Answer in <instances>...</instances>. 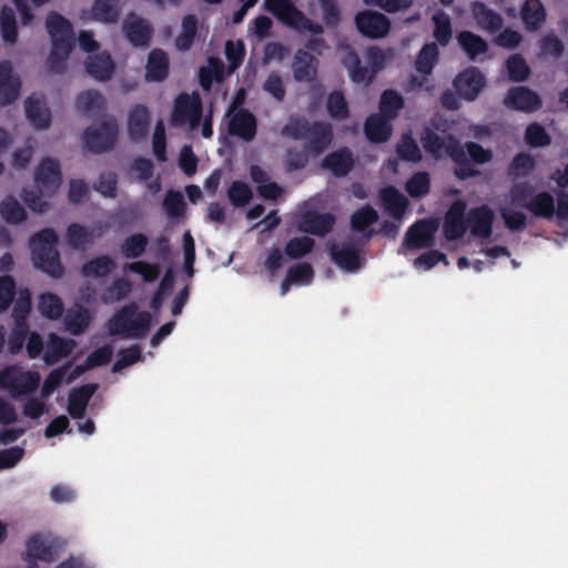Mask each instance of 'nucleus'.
I'll return each instance as SVG.
<instances>
[{
    "mask_svg": "<svg viewBox=\"0 0 568 568\" xmlns=\"http://www.w3.org/2000/svg\"><path fill=\"white\" fill-rule=\"evenodd\" d=\"M420 142L424 150L435 159H439L442 151L445 150L455 164L454 174L458 180L464 181L480 174L478 170L470 165L464 148L455 135L448 134L444 139L432 129L425 128L420 135Z\"/></svg>",
    "mask_w": 568,
    "mask_h": 568,
    "instance_id": "1",
    "label": "nucleus"
},
{
    "mask_svg": "<svg viewBox=\"0 0 568 568\" xmlns=\"http://www.w3.org/2000/svg\"><path fill=\"white\" fill-rule=\"evenodd\" d=\"M281 133L296 141H305V151L314 156L324 153L333 141V126L329 123L311 122L303 116L291 118Z\"/></svg>",
    "mask_w": 568,
    "mask_h": 568,
    "instance_id": "2",
    "label": "nucleus"
},
{
    "mask_svg": "<svg viewBox=\"0 0 568 568\" xmlns=\"http://www.w3.org/2000/svg\"><path fill=\"white\" fill-rule=\"evenodd\" d=\"M58 242L57 232L47 227L34 233L29 243L34 266L54 278H59L63 274V266L57 250Z\"/></svg>",
    "mask_w": 568,
    "mask_h": 568,
    "instance_id": "3",
    "label": "nucleus"
},
{
    "mask_svg": "<svg viewBox=\"0 0 568 568\" xmlns=\"http://www.w3.org/2000/svg\"><path fill=\"white\" fill-rule=\"evenodd\" d=\"M151 325V314L139 311L132 302L119 310L109 321V332L113 336L142 338L146 335Z\"/></svg>",
    "mask_w": 568,
    "mask_h": 568,
    "instance_id": "4",
    "label": "nucleus"
},
{
    "mask_svg": "<svg viewBox=\"0 0 568 568\" xmlns=\"http://www.w3.org/2000/svg\"><path fill=\"white\" fill-rule=\"evenodd\" d=\"M265 8L283 24L296 31H308L315 36L324 32L320 23L313 22L290 0H265Z\"/></svg>",
    "mask_w": 568,
    "mask_h": 568,
    "instance_id": "5",
    "label": "nucleus"
},
{
    "mask_svg": "<svg viewBox=\"0 0 568 568\" xmlns=\"http://www.w3.org/2000/svg\"><path fill=\"white\" fill-rule=\"evenodd\" d=\"M40 382L41 376L37 371H22L17 366H8L0 372V387L14 399L32 395Z\"/></svg>",
    "mask_w": 568,
    "mask_h": 568,
    "instance_id": "6",
    "label": "nucleus"
},
{
    "mask_svg": "<svg viewBox=\"0 0 568 568\" xmlns=\"http://www.w3.org/2000/svg\"><path fill=\"white\" fill-rule=\"evenodd\" d=\"M118 133L116 121L114 119H108L97 125L88 128L84 131L83 139L90 152L100 154L113 149Z\"/></svg>",
    "mask_w": 568,
    "mask_h": 568,
    "instance_id": "7",
    "label": "nucleus"
},
{
    "mask_svg": "<svg viewBox=\"0 0 568 568\" xmlns=\"http://www.w3.org/2000/svg\"><path fill=\"white\" fill-rule=\"evenodd\" d=\"M34 183L42 195H52L62 183L61 165L59 160L44 158L34 171Z\"/></svg>",
    "mask_w": 568,
    "mask_h": 568,
    "instance_id": "8",
    "label": "nucleus"
},
{
    "mask_svg": "<svg viewBox=\"0 0 568 568\" xmlns=\"http://www.w3.org/2000/svg\"><path fill=\"white\" fill-rule=\"evenodd\" d=\"M355 26L357 31L369 39H381L388 34L390 29L389 19L381 13L369 10H363L355 16Z\"/></svg>",
    "mask_w": 568,
    "mask_h": 568,
    "instance_id": "9",
    "label": "nucleus"
},
{
    "mask_svg": "<svg viewBox=\"0 0 568 568\" xmlns=\"http://www.w3.org/2000/svg\"><path fill=\"white\" fill-rule=\"evenodd\" d=\"M202 118V102L199 97L180 94L173 105L172 122L182 125L189 122L192 126L199 125Z\"/></svg>",
    "mask_w": 568,
    "mask_h": 568,
    "instance_id": "10",
    "label": "nucleus"
},
{
    "mask_svg": "<svg viewBox=\"0 0 568 568\" xmlns=\"http://www.w3.org/2000/svg\"><path fill=\"white\" fill-rule=\"evenodd\" d=\"M436 230L437 225L430 220L416 221L406 231L399 253L404 248L418 250L430 246Z\"/></svg>",
    "mask_w": 568,
    "mask_h": 568,
    "instance_id": "11",
    "label": "nucleus"
},
{
    "mask_svg": "<svg viewBox=\"0 0 568 568\" xmlns=\"http://www.w3.org/2000/svg\"><path fill=\"white\" fill-rule=\"evenodd\" d=\"M466 207L463 200H456L450 204L443 225L444 236L448 241H456L466 233L468 229Z\"/></svg>",
    "mask_w": 568,
    "mask_h": 568,
    "instance_id": "12",
    "label": "nucleus"
},
{
    "mask_svg": "<svg viewBox=\"0 0 568 568\" xmlns=\"http://www.w3.org/2000/svg\"><path fill=\"white\" fill-rule=\"evenodd\" d=\"M486 80L481 71L476 67H469L460 72L454 80V88L456 93L467 100L474 101L483 88Z\"/></svg>",
    "mask_w": 568,
    "mask_h": 568,
    "instance_id": "13",
    "label": "nucleus"
},
{
    "mask_svg": "<svg viewBox=\"0 0 568 568\" xmlns=\"http://www.w3.org/2000/svg\"><path fill=\"white\" fill-rule=\"evenodd\" d=\"M504 105L510 110L535 112L541 108V99L527 87H514L508 90Z\"/></svg>",
    "mask_w": 568,
    "mask_h": 568,
    "instance_id": "14",
    "label": "nucleus"
},
{
    "mask_svg": "<svg viewBox=\"0 0 568 568\" xmlns=\"http://www.w3.org/2000/svg\"><path fill=\"white\" fill-rule=\"evenodd\" d=\"M122 30L133 47H149L153 29L145 19L130 13L122 24Z\"/></svg>",
    "mask_w": 568,
    "mask_h": 568,
    "instance_id": "15",
    "label": "nucleus"
},
{
    "mask_svg": "<svg viewBox=\"0 0 568 568\" xmlns=\"http://www.w3.org/2000/svg\"><path fill=\"white\" fill-rule=\"evenodd\" d=\"M328 253L331 260L345 272L354 273L361 268V255L353 243H332Z\"/></svg>",
    "mask_w": 568,
    "mask_h": 568,
    "instance_id": "16",
    "label": "nucleus"
},
{
    "mask_svg": "<svg viewBox=\"0 0 568 568\" xmlns=\"http://www.w3.org/2000/svg\"><path fill=\"white\" fill-rule=\"evenodd\" d=\"M21 81L13 74L12 64L9 60L0 62V105L6 106L13 103L20 93Z\"/></svg>",
    "mask_w": 568,
    "mask_h": 568,
    "instance_id": "17",
    "label": "nucleus"
},
{
    "mask_svg": "<svg viewBox=\"0 0 568 568\" xmlns=\"http://www.w3.org/2000/svg\"><path fill=\"white\" fill-rule=\"evenodd\" d=\"M335 224V216L331 213L305 212L298 221V230L303 233L325 236Z\"/></svg>",
    "mask_w": 568,
    "mask_h": 568,
    "instance_id": "18",
    "label": "nucleus"
},
{
    "mask_svg": "<svg viewBox=\"0 0 568 568\" xmlns=\"http://www.w3.org/2000/svg\"><path fill=\"white\" fill-rule=\"evenodd\" d=\"M494 219L495 214L493 210L486 204L470 209L467 214L470 233L480 239L490 237L493 233Z\"/></svg>",
    "mask_w": 568,
    "mask_h": 568,
    "instance_id": "19",
    "label": "nucleus"
},
{
    "mask_svg": "<svg viewBox=\"0 0 568 568\" xmlns=\"http://www.w3.org/2000/svg\"><path fill=\"white\" fill-rule=\"evenodd\" d=\"M99 385L95 383L73 387L68 396V413L73 419H81L85 415L90 399L97 393Z\"/></svg>",
    "mask_w": 568,
    "mask_h": 568,
    "instance_id": "20",
    "label": "nucleus"
},
{
    "mask_svg": "<svg viewBox=\"0 0 568 568\" xmlns=\"http://www.w3.org/2000/svg\"><path fill=\"white\" fill-rule=\"evenodd\" d=\"M323 169L333 173L336 178L346 176L355 166V159L347 146H342L328 153L322 161Z\"/></svg>",
    "mask_w": 568,
    "mask_h": 568,
    "instance_id": "21",
    "label": "nucleus"
},
{
    "mask_svg": "<svg viewBox=\"0 0 568 568\" xmlns=\"http://www.w3.org/2000/svg\"><path fill=\"white\" fill-rule=\"evenodd\" d=\"M318 60L304 49H298L293 58L292 71L295 81L313 82L317 77Z\"/></svg>",
    "mask_w": 568,
    "mask_h": 568,
    "instance_id": "22",
    "label": "nucleus"
},
{
    "mask_svg": "<svg viewBox=\"0 0 568 568\" xmlns=\"http://www.w3.org/2000/svg\"><path fill=\"white\" fill-rule=\"evenodd\" d=\"M84 64L88 74L101 82L111 79L115 67L111 54L106 51L88 55Z\"/></svg>",
    "mask_w": 568,
    "mask_h": 568,
    "instance_id": "23",
    "label": "nucleus"
},
{
    "mask_svg": "<svg viewBox=\"0 0 568 568\" xmlns=\"http://www.w3.org/2000/svg\"><path fill=\"white\" fill-rule=\"evenodd\" d=\"M229 133L244 141H252L256 135V119L246 109L236 111L229 122Z\"/></svg>",
    "mask_w": 568,
    "mask_h": 568,
    "instance_id": "24",
    "label": "nucleus"
},
{
    "mask_svg": "<svg viewBox=\"0 0 568 568\" xmlns=\"http://www.w3.org/2000/svg\"><path fill=\"white\" fill-rule=\"evenodd\" d=\"M471 16L477 24L491 33L499 31L503 27V17L490 9L486 3L481 1H473L470 3Z\"/></svg>",
    "mask_w": 568,
    "mask_h": 568,
    "instance_id": "25",
    "label": "nucleus"
},
{
    "mask_svg": "<svg viewBox=\"0 0 568 568\" xmlns=\"http://www.w3.org/2000/svg\"><path fill=\"white\" fill-rule=\"evenodd\" d=\"M392 120L381 113H373L365 120L364 133L373 143L386 142L392 135Z\"/></svg>",
    "mask_w": 568,
    "mask_h": 568,
    "instance_id": "26",
    "label": "nucleus"
},
{
    "mask_svg": "<svg viewBox=\"0 0 568 568\" xmlns=\"http://www.w3.org/2000/svg\"><path fill=\"white\" fill-rule=\"evenodd\" d=\"M150 126V112L143 104H135L129 112L128 132L133 141H140L148 134Z\"/></svg>",
    "mask_w": 568,
    "mask_h": 568,
    "instance_id": "27",
    "label": "nucleus"
},
{
    "mask_svg": "<svg viewBox=\"0 0 568 568\" xmlns=\"http://www.w3.org/2000/svg\"><path fill=\"white\" fill-rule=\"evenodd\" d=\"M342 64L347 69L349 79L354 83L369 84L376 77L369 67L362 64L359 55L354 50H349L343 57Z\"/></svg>",
    "mask_w": 568,
    "mask_h": 568,
    "instance_id": "28",
    "label": "nucleus"
},
{
    "mask_svg": "<svg viewBox=\"0 0 568 568\" xmlns=\"http://www.w3.org/2000/svg\"><path fill=\"white\" fill-rule=\"evenodd\" d=\"M45 27L52 43L65 41L74 45L72 24L62 14L50 12L45 19Z\"/></svg>",
    "mask_w": 568,
    "mask_h": 568,
    "instance_id": "29",
    "label": "nucleus"
},
{
    "mask_svg": "<svg viewBox=\"0 0 568 568\" xmlns=\"http://www.w3.org/2000/svg\"><path fill=\"white\" fill-rule=\"evenodd\" d=\"M120 12V0H94L89 11L91 20L104 24L116 23Z\"/></svg>",
    "mask_w": 568,
    "mask_h": 568,
    "instance_id": "30",
    "label": "nucleus"
},
{
    "mask_svg": "<svg viewBox=\"0 0 568 568\" xmlns=\"http://www.w3.org/2000/svg\"><path fill=\"white\" fill-rule=\"evenodd\" d=\"M169 57L161 49H153L149 53L146 67H145V79L148 81L161 82L166 79L169 74Z\"/></svg>",
    "mask_w": 568,
    "mask_h": 568,
    "instance_id": "31",
    "label": "nucleus"
},
{
    "mask_svg": "<svg viewBox=\"0 0 568 568\" xmlns=\"http://www.w3.org/2000/svg\"><path fill=\"white\" fill-rule=\"evenodd\" d=\"M75 347V342L71 338H63L52 333L49 336L47 351L43 359L48 365L58 363L61 358L68 357Z\"/></svg>",
    "mask_w": 568,
    "mask_h": 568,
    "instance_id": "32",
    "label": "nucleus"
},
{
    "mask_svg": "<svg viewBox=\"0 0 568 568\" xmlns=\"http://www.w3.org/2000/svg\"><path fill=\"white\" fill-rule=\"evenodd\" d=\"M526 30L537 31L546 20V10L540 0H526L520 10Z\"/></svg>",
    "mask_w": 568,
    "mask_h": 568,
    "instance_id": "33",
    "label": "nucleus"
},
{
    "mask_svg": "<svg viewBox=\"0 0 568 568\" xmlns=\"http://www.w3.org/2000/svg\"><path fill=\"white\" fill-rule=\"evenodd\" d=\"M526 210L536 217L551 220L555 215V199L547 191L538 192L528 201Z\"/></svg>",
    "mask_w": 568,
    "mask_h": 568,
    "instance_id": "34",
    "label": "nucleus"
},
{
    "mask_svg": "<svg viewBox=\"0 0 568 568\" xmlns=\"http://www.w3.org/2000/svg\"><path fill=\"white\" fill-rule=\"evenodd\" d=\"M199 19L195 14H186L182 18L181 32L175 38V48L181 52L189 51L197 36Z\"/></svg>",
    "mask_w": 568,
    "mask_h": 568,
    "instance_id": "35",
    "label": "nucleus"
},
{
    "mask_svg": "<svg viewBox=\"0 0 568 568\" xmlns=\"http://www.w3.org/2000/svg\"><path fill=\"white\" fill-rule=\"evenodd\" d=\"M26 115L37 129H47L51 123V113L43 103L34 97H29L24 102Z\"/></svg>",
    "mask_w": 568,
    "mask_h": 568,
    "instance_id": "36",
    "label": "nucleus"
},
{
    "mask_svg": "<svg viewBox=\"0 0 568 568\" xmlns=\"http://www.w3.org/2000/svg\"><path fill=\"white\" fill-rule=\"evenodd\" d=\"M458 43L468 59L475 61L479 54L488 51V43L478 34L464 30L457 36Z\"/></svg>",
    "mask_w": 568,
    "mask_h": 568,
    "instance_id": "37",
    "label": "nucleus"
},
{
    "mask_svg": "<svg viewBox=\"0 0 568 568\" xmlns=\"http://www.w3.org/2000/svg\"><path fill=\"white\" fill-rule=\"evenodd\" d=\"M112 355L113 348L111 345H103L97 348L88 355L83 365L75 367L74 373L68 378V383L72 382L77 376L88 369L109 364L112 359Z\"/></svg>",
    "mask_w": 568,
    "mask_h": 568,
    "instance_id": "38",
    "label": "nucleus"
},
{
    "mask_svg": "<svg viewBox=\"0 0 568 568\" xmlns=\"http://www.w3.org/2000/svg\"><path fill=\"white\" fill-rule=\"evenodd\" d=\"M115 262L108 255H101L85 262L81 267V275L87 278H100L115 270Z\"/></svg>",
    "mask_w": 568,
    "mask_h": 568,
    "instance_id": "39",
    "label": "nucleus"
},
{
    "mask_svg": "<svg viewBox=\"0 0 568 568\" xmlns=\"http://www.w3.org/2000/svg\"><path fill=\"white\" fill-rule=\"evenodd\" d=\"M382 199L386 211L390 216L400 221L408 205L407 199L395 187L389 186L382 193Z\"/></svg>",
    "mask_w": 568,
    "mask_h": 568,
    "instance_id": "40",
    "label": "nucleus"
},
{
    "mask_svg": "<svg viewBox=\"0 0 568 568\" xmlns=\"http://www.w3.org/2000/svg\"><path fill=\"white\" fill-rule=\"evenodd\" d=\"M73 49V44L65 41L52 43V49L48 58V69L57 74L64 73L67 60Z\"/></svg>",
    "mask_w": 568,
    "mask_h": 568,
    "instance_id": "41",
    "label": "nucleus"
},
{
    "mask_svg": "<svg viewBox=\"0 0 568 568\" xmlns=\"http://www.w3.org/2000/svg\"><path fill=\"white\" fill-rule=\"evenodd\" d=\"M26 546V554L30 560H42L45 562H52L55 560L54 547L45 544L40 535L30 537Z\"/></svg>",
    "mask_w": 568,
    "mask_h": 568,
    "instance_id": "42",
    "label": "nucleus"
},
{
    "mask_svg": "<svg viewBox=\"0 0 568 568\" xmlns=\"http://www.w3.org/2000/svg\"><path fill=\"white\" fill-rule=\"evenodd\" d=\"M438 59L439 50L437 44L435 42L426 43L423 45L416 57L415 69L423 75H429L437 64Z\"/></svg>",
    "mask_w": 568,
    "mask_h": 568,
    "instance_id": "43",
    "label": "nucleus"
},
{
    "mask_svg": "<svg viewBox=\"0 0 568 568\" xmlns=\"http://www.w3.org/2000/svg\"><path fill=\"white\" fill-rule=\"evenodd\" d=\"M77 108L87 115H93L105 109V100L103 95L95 90L81 92L77 97Z\"/></svg>",
    "mask_w": 568,
    "mask_h": 568,
    "instance_id": "44",
    "label": "nucleus"
},
{
    "mask_svg": "<svg viewBox=\"0 0 568 568\" xmlns=\"http://www.w3.org/2000/svg\"><path fill=\"white\" fill-rule=\"evenodd\" d=\"M149 239L143 233H134L123 240L120 245L121 254L128 260H135L144 255Z\"/></svg>",
    "mask_w": 568,
    "mask_h": 568,
    "instance_id": "45",
    "label": "nucleus"
},
{
    "mask_svg": "<svg viewBox=\"0 0 568 568\" xmlns=\"http://www.w3.org/2000/svg\"><path fill=\"white\" fill-rule=\"evenodd\" d=\"M1 217L12 225L20 224L26 221L27 212L13 195L6 196L0 203Z\"/></svg>",
    "mask_w": 568,
    "mask_h": 568,
    "instance_id": "46",
    "label": "nucleus"
},
{
    "mask_svg": "<svg viewBox=\"0 0 568 568\" xmlns=\"http://www.w3.org/2000/svg\"><path fill=\"white\" fill-rule=\"evenodd\" d=\"M404 106L403 97L394 89L385 90L381 95L379 113L390 120L397 118Z\"/></svg>",
    "mask_w": 568,
    "mask_h": 568,
    "instance_id": "47",
    "label": "nucleus"
},
{
    "mask_svg": "<svg viewBox=\"0 0 568 568\" xmlns=\"http://www.w3.org/2000/svg\"><path fill=\"white\" fill-rule=\"evenodd\" d=\"M536 168L535 159L525 152L517 153L507 168V175L511 179L527 178Z\"/></svg>",
    "mask_w": 568,
    "mask_h": 568,
    "instance_id": "48",
    "label": "nucleus"
},
{
    "mask_svg": "<svg viewBox=\"0 0 568 568\" xmlns=\"http://www.w3.org/2000/svg\"><path fill=\"white\" fill-rule=\"evenodd\" d=\"M93 233L78 223L70 224L65 232L67 243L74 250H84L87 245L93 242Z\"/></svg>",
    "mask_w": 568,
    "mask_h": 568,
    "instance_id": "49",
    "label": "nucleus"
},
{
    "mask_svg": "<svg viewBox=\"0 0 568 568\" xmlns=\"http://www.w3.org/2000/svg\"><path fill=\"white\" fill-rule=\"evenodd\" d=\"M0 32L4 42L14 44L18 40V26L14 11L3 6L0 10Z\"/></svg>",
    "mask_w": 568,
    "mask_h": 568,
    "instance_id": "50",
    "label": "nucleus"
},
{
    "mask_svg": "<svg viewBox=\"0 0 568 568\" xmlns=\"http://www.w3.org/2000/svg\"><path fill=\"white\" fill-rule=\"evenodd\" d=\"M224 74V64L220 59L211 58L207 67H201L199 71V82L203 90L209 91L213 81H221Z\"/></svg>",
    "mask_w": 568,
    "mask_h": 568,
    "instance_id": "51",
    "label": "nucleus"
},
{
    "mask_svg": "<svg viewBox=\"0 0 568 568\" xmlns=\"http://www.w3.org/2000/svg\"><path fill=\"white\" fill-rule=\"evenodd\" d=\"M378 221L377 211L369 204L356 210L351 216V227L355 232H365L371 225Z\"/></svg>",
    "mask_w": 568,
    "mask_h": 568,
    "instance_id": "52",
    "label": "nucleus"
},
{
    "mask_svg": "<svg viewBox=\"0 0 568 568\" xmlns=\"http://www.w3.org/2000/svg\"><path fill=\"white\" fill-rule=\"evenodd\" d=\"M131 291L132 285L130 281L120 277L114 280L113 283L103 291L101 300L105 304H114L125 298Z\"/></svg>",
    "mask_w": 568,
    "mask_h": 568,
    "instance_id": "53",
    "label": "nucleus"
},
{
    "mask_svg": "<svg viewBox=\"0 0 568 568\" xmlns=\"http://www.w3.org/2000/svg\"><path fill=\"white\" fill-rule=\"evenodd\" d=\"M326 109L329 116L337 121L348 119V103L341 91H333L327 95Z\"/></svg>",
    "mask_w": 568,
    "mask_h": 568,
    "instance_id": "54",
    "label": "nucleus"
},
{
    "mask_svg": "<svg viewBox=\"0 0 568 568\" xmlns=\"http://www.w3.org/2000/svg\"><path fill=\"white\" fill-rule=\"evenodd\" d=\"M163 209L170 219H181L185 215L186 203L181 192L170 190L163 200Z\"/></svg>",
    "mask_w": 568,
    "mask_h": 568,
    "instance_id": "55",
    "label": "nucleus"
},
{
    "mask_svg": "<svg viewBox=\"0 0 568 568\" xmlns=\"http://www.w3.org/2000/svg\"><path fill=\"white\" fill-rule=\"evenodd\" d=\"M39 311L50 320H58L63 313L61 298L53 293H43L39 297Z\"/></svg>",
    "mask_w": 568,
    "mask_h": 568,
    "instance_id": "56",
    "label": "nucleus"
},
{
    "mask_svg": "<svg viewBox=\"0 0 568 568\" xmlns=\"http://www.w3.org/2000/svg\"><path fill=\"white\" fill-rule=\"evenodd\" d=\"M227 197L234 207H244L253 199V192L245 182L236 180L230 185Z\"/></svg>",
    "mask_w": 568,
    "mask_h": 568,
    "instance_id": "57",
    "label": "nucleus"
},
{
    "mask_svg": "<svg viewBox=\"0 0 568 568\" xmlns=\"http://www.w3.org/2000/svg\"><path fill=\"white\" fill-rule=\"evenodd\" d=\"M396 152L404 161L417 163L423 159L422 151L417 142L409 133L403 134L396 146Z\"/></svg>",
    "mask_w": 568,
    "mask_h": 568,
    "instance_id": "58",
    "label": "nucleus"
},
{
    "mask_svg": "<svg viewBox=\"0 0 568 568\" xmlns=\"http://www.w3.org/2000/svg\"><path fill=\"white\" fill-rule=\"evenodd\" d=\"M315 246V241L308 236L291 239L284 248L285 254L292 260H298L310 254Z\"/></svg>",
    "mask_w": 568,
    "mask_h": 568,
    "instance_id": "59",
    "label": "nucleus"
},
{
    "mask_svg": "<svg viewBox=\"0 0 568 568\" xmlns=\"http://www.w3.org/2000/svg\"><path fill=\"white\" fill-rule=\"evenodd\" d=\"M508 77L514 82H523L528 79L530 69L526 60L519 53L511 54L506 60Z\"/></svg>",
    "mask_w": 568,
    "mask_h": 568,
    "instance_id": "60",
    "label": "nucleus"
},
{
    "mask_svg": "<svg viewBox=\"0 0 568 568\" xmlns=\"http://www.w3.org/2000/svg\"><path fill=\"white\" fill-rule=\"evenodd\" d=\"M433 22L434 38L440 45L446 47L449 43L453 34L452 22L449 17L446 13L440 12L433 16Z\"/></svg>",
    "mask_w": 568,
    "mask_h": 568,
    "instance_id": "61",
    "label": "nucleus"
},
{
    "mask_svg": "<svg viewBox=\"0 0 568 568\" xmlns=\"http://www.w3.org/2000/svg\"><path fill=\"white\" fill-rule=\"evenodd\" d=\"M462 146L464 148L466 158L473 168L474 164L483 165L489 163L493 160V152L488 149H485L477 142L467 141L464 145L462 144Z\"/></svg>",
    "mask_w": 568,
    "mask_h": 568,
    "instance_id": "62",
    "label": "nucleus"
},
{
    "mask_svg": "<svg viewBox=\"0 0 568 568\" xmlns=\"http://www.w3.org/2000/svg\"><path fill=\"white\" fill-rule=\"evenodd\" d=\"M525 141L531 148H544L551 143V138L542 125L532 122L526 128Z\"/></svg>",
    "mask_w": 568,
    "mask_h": 568,
    "instance_id": "63",
    "label": "nucleus"
},
{
    "mask_svg": "<svg viewBox=\"0 0 568 568\" xmlns=\"http://www.w3.org/2000/svg\"><path fill=\"white\" fill-rule=\"evenodd\" d=\"M430 190V178L427 172L415 173L406 183V191L412 197H422Z\"/></svg>",
    "mask_w": 568,
    "mask_h": 568,
    "instance_id": "64",
    "label": "nucleus"
}]
</instances>
